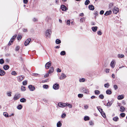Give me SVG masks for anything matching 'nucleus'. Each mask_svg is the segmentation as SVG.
Wrapping results in <instances>:
<instances>
[{
	"instance_id": "nucleus-30",
	"label": "nucleus",
	"mask_w": 127,
	"mask_h": 127,
	"mask_svg": "<svg viewBox=\"0 0 127 127\" xmlns=\"http://www.w3.org/2000/svg\"><path fill=\"white\" fill-rule=\"evenodd\" d=\"M100 113L103 117H104V118H105L106 117V116L105 113L103 111Z\"/></svg>"
},
{
	"instance_id": "nucleus-20",
	"label": "nucleus",
	"mask_w": 127,
	"mask_h": 127,
	"mask_svg": "<svg viewBox=\"0 0 127 127\" xmlns=\"http://www.w3.org/2000/svg\"><path fill=\"white\" fill-rule=\"evenodd\" d=\"M97 28V26L93 27H92V29L93 32H95L96 31Z\"/></svg>"
},
{
	"instance_id": "nucleus-51",
	"label": "nucleus",
	"mask_w": 127,
	"mask_h": 127,
	"mask_svg": "<svg viewBox=\"0 0 127 127\" xmlns=\"http://www.w3.org/2000/svg\"><path fill=\"white\" fill-rule=\"evenodd\" d=\"M27 80H25L22 82L23 84L24 85H25L27 84Z\"/></svg>"
},
{
	"instance_id": "nucleus-46",
	"label": "nucleus",
	"mask_w": 127,
	"mask_h": 127,
	"mask_svg": "<svg viewBox=\"0 0 127 127\" xmlns=\"http://www.w3.org/2000/svg\"><path fill=\"white\" fill-rule=\"evenodd\" d=\"M83 92L87 94H88L89 93V91H88V89H86V90H85V91H84Z\"/></svg>"
},
{
	"instance_id": "nucleus-32",
	"label": "nucleus",
	"mask_w": 127,
	"mask_h": 127,
	"mask_svg": "<svg viewBox=\"0 0 127 127\" xmlns=\"http://www.w3.org/2000/svg\"><path fill=\"white\" fill-rule=\"evenodd\" d=\"M49 86L45 84L43 85V88L45 89H47L49 88Z\"/></svg>"
},
{
	"instance_id": "nucleus-11",
	"label": "nucleus",
	"mask_w": 127,
	"mask_h": 127,
	"mask_svg": "<svg viewBox=\"0 0 127 127\" xmlns=\"http://www.w3.org/2000/svg\"><path fill=\"white\" fill-rule=\"evenodd\" d=\"M28 87L30 89V90L31 91H33L35 89V87L32 85H29Z\"/></svg>"
},
{
	"instance_id": "nucleus-47",
	"label": "nucleus",
	"mask_w": 127,
	"mask_h": 127,
	"mask_svg": "<svg viewBox=\"0 0 127 127\" xmlns=\"http://www.w3.org/2000/svg\"><path fill=\"white\" fill-rule=\"evenodd\" d=\"M22 37L21 35H19V34H18V36H17V40H20L21 38H22Z\"/></svg>"
},
{
	"instance_id": "nucleus-2",
	"label": "nucleus",
	"mask_w": 127,
	"mask_h": 127,
	"mask_svg": "<svg viewBox=\"0 0 127 127\" xmlns=\"http://www.w3.org/2000/svg\"><path fill=\"white\" fill-rule=\"evenodd\" d=\"M66 103H64L61 102H60L58 103V106L60 107L63 108L64 107L67 106Z\"/></svg>"
},
{
	"instance_id": "nucleus-7",
	"label": "nucleus",
	"mask_w": 127,
	"mask_h": 127,
	"mask_svg": "<svg viewBox=\"0 0 127 127\" xmlns=\"http://www.w3.org/2000/svg\"><path fill=\"white\" fill-rule=\"evenodd\" d=\"M17 36V35L16 34H15L11 38L10 41L11 43H13L15 40L16 37Z\"/></svg>"
},
{
	"instance_id": "nucleus-49",
	"label": "nucleus",
	"mask_w": 127,
	"mask_h": 127,
	"mask_svg": "<svg viewBox=\"0 0 127 127\" xmlns=\"http://www.w3.org/2000/svg\"><path fill=\"white\" fill-rule=\"evenodd\" d=\"M109 86L110 85L108 83H107L105 84L104 85V86L105 88H108Z\"/></svg>"
},
{
	"instance_id": "nucleus-45",
	"label": "nucleus",
	"mask_w": 127,
	"mask_h": 127,
	"mask_svg": "<svg viewBox=\"0 0 127 127\" xmlns=\"http://www.w3.org/2000/svg\"><path fill=\"white\" fill-rule=\"evenodd\" d=\"M11 74L12 75L14 76H15L17 74L16 72L15 71H12L11 72Z\"/></svg>"
},
{
	"instance_id": "nucleus-12",
	"label": "nucleus",
	"mask_w": 127,
	"mask_h": 127,
	"mask_svg": "<svg viewBox=\"0 0 127 127\" xmlns=\"http://www.w3.org/2000/svg\"><path fill=\"white\" fill-rule=\"evenodd\" d=\"M5 72L4 70L0 68V76H3L5 74Z\"/></svg>"
},
{
	"instance_id": "nucleus-55",
	"label": "nucleus",
	"mask_w": 127,
	"mask_h": 127,
	"mask_svg": "<svg viewBox=\"0 0 127 127\" xmlns=\"http://www.w3.org/2000/svg\"><path fill=\"white\" fill-rule=\"evenodd\" d=\"M66 104L67 106H68L69 108H71L72 107V105L71 104L68 103H67Z\"/></svg>"
},
{
	"instance_id": "nucleus-1",
	"label": "nucleus",
	"mask_w": 127,
	"mask_h": 127,
	"mask_svg": "<svg viewBox=\"0 0 127 127\" xmlns=\"http://www.w3.org/2000/svg\"><path fill=\"white\" fill-rule=\"evenodd\" d=\"M51 33V31L50 29H48L45 32V35L46 38H50Z\"/></svg>"
},
{
	"instance_id": "nucleus-5",
	"label": "nucleus",
	"mask_w": 127,
	"mask_h": 127,
	"mask_svg": "<svg viewBox=\"0 0 127 127\" xmlns=\"http://www.w3.org/2000/svg\"><path fill=\"white\" fill-rule=\"evenodd\" d=\"M59 88V84L57 83L53 85V88L55 90L58 89Z\"/></svg>"
},
{
	"instance_id": "nucleus-16",
	"label": "nucleus",
	"mask_w": 127,
	"mask_h": 127,
	"mask_svg": "<svg viewBox=\"0 0 127 127\" xmlns=\"http://www.w3.org/2000/svg\"><path fill=\"white\" fill-rule=\"evenodd\" d=\"M88 8L90 10H93L94 9V6L92 5H89L88 6Z\"/></svg>"
},
{
	"instance_id": "nucleus-35",
	"label": "nucleus",
	"mask_w": 127,
	"mask_h": 127,
	"mask_svg": "<svg viewBox=\"0 0 127 127\" xmlns=\"http://www.w3.org/2000/svg\"><path fill=\"white\" fill-rule=\"evenodd\" d=\"M23 69L26 72V71H28L25 65V64H23Z\"/></svg>"
},
{
	"instance_id": "nucleus-36",
	"label": "nucleus",
	"mask_w": 127,
	"mask_h": 127,
	"mask_svg": "<svg viewBox=\"0 0 127 127\" xmlns=\"http://www.w3.org/2000/svg\"><path fill=\"white\" fill-rule=\"evenodd\" d=\"M60 54L62 56H64L66 54V52L64 51H61Z\"/></svg>"
},
{
	"instance_id": "nucleus-50",
	"label": "nucleus",
	"mask_w": 127,
	"mask_h": 127,
	"mask_svg": "<svg viewBox=\"0 0 127 127\" xmlns=\"http://www.w3.org/2000/svg\"><path fill=\"white\" fill-rule=\"evenodd\" d=\"M83 95L82 94H79L78 95V97L79 98H82L83 96Z\"/></svg>"
},
{
	"instance_id": "nucleus-56",
	"label": "nucleus",
	"mask_w": 127,
	"mask_h": 127,
	"mask_svg": "<svg viewBox=\"0 0 127 127\" xmlns=\"http://www.w3.org/2000/svg\"><path fill=\"white\" fill-rule=\"evenodd\" d=\"M7 94L8 96H11V93L10 92H7Z\"/></svg>"
},
{
	"instance_id": "nucleus-4",
	"label": "nucleus",
	"mask_w": 127,
	"mask_h": 127,
	"mask_svg": "<svg viewBox=\"0 0 127 127\" xmlns=\"http://www.w3.org/2000/svg\"><path fill=\"white\" fill-rule=\"evenodd\" d=\"M60 8L63 11H66L68 10V8L64 5L62 4L61 5Z\"/></svg>"
},
{
	"instance_id": "nucleus-15",
	"label": "nucleus",
	"mask_w": 127,
	"mask_h": 127,
	"mask_svg": "<svg viewBox=\"0 0 127 127\" xmlns=\"http://www.w3.org/2000/svg\"><path fill=\"white\" fill-rule=\"evenodd\" d=\"M54 71V68L53 66L51 67L50 69L49 70L48 72L49 74H51Z\"/></svg>"
},
{
	"instance_id": "nucleus-52",
	"label": "nucleus",
	"mask_w": 127,
	"mask_h": 127,
	"mask_svg": "<svg viewBox=\"0 0 127 127\" xmlns=\"http://www.w3.org/2000/svg\"><path fill=\"white\" fill-rule=\"evenodd\" d=\"M32 75L33 76H39V77H40V75L36 73H32Z\"/></svg>"
},
{
	"instance_id": "nucleus-57",
	"label": "nucleus",
	"mask_w": 127,
	"mask_h": 127,
	"mask_svg": "<svg viewBox=\"0 0 127 127\" xmlns=\"http://www.w3.org/2000/svg\"><path fill=\"white\" fill-rule=\"evenodd\" d=\"M70 20H68L66 22V24L67 25H69L70 24Z\"/></svg>"
},
{
	"instance_id": "nucleus-9",
	"label": "nucleus",
	"mask_w": 127,
	"mask_h": 127,
	"mask_svg": "<svg viewBox=\"0 0 127 127\" xmlns=\"http://www.w3.org/2000/svg\"><path fill=\"white\" fill-rule=\"evenodd\" d=\"M31 40V39L30 38H29L27 39L25 41V46H27L29 44Z\"/></svg>"
},
{
	"instance_id": "nucleus-53",
	"label": "nucleus",
	"mask_w": 127,
	"mask_h": 127,
	"mask_svg": "<svg viewBox=\"0 0 127 127\" xmlns=\"http://www.w3.org/2000/svg\"><path fill=\"white\" fill-rule=\"evenodd\" d=\"M85 81V79L84 78H83L80 79L79 80V81L80 82H83Z\"/></svg>"
},
{
	"instance_id": "nucleus-28",
	"label": "nucleus",
	"mask_w": 127,
	"mask_h": 127,
	"mask_svg": "<svg viewBox=\"0 0 127 127\" xmlns=\"http://www.w3.org/2000/svg\"><path fill=\"white\" fill-rule=\"evenodd\" d=\"M20 101L21 102H25L26 101V99H25L24 98H21L20 99Z\"/></svg>"
},
{
	"instance_id": "nucleus-38",
	"label": "nucleus",
	"mask_w": 127,
	"mask_h": 127,
	"mask_svg": "<svg viewBox=\"0 0 127 127\" xmlns=\"http://www.w3.org/2000/svg\"><path fill=\"white\" fill-rule=\"evenodd\" d=\"M86 18L85 17H83L81 18L80 19V21L81 22H83L84 21H85L86 19Z\"/></svg>"
},
{
	"instance_id": "nucleus-27",
	"label": "nucleus",
	"mask_w": 127,
	"mask_h": 127,
	"mask_svg": "<svg viewBox=\"0 0 127 127\" xmlns=\"http://www.w3.org/2000/svg\"><path fill=\"white\" fill-rule=\"evenodd\" d=\"M23 108V106L21 104H19L17 107V108L19 110Z\"/></svg>"
},
{
	"instance_id": "nucleus-25",
	"label": "nucleus",
	"mask_w": 127,
	"mask_h": 127,
	"mask_svg": "<svg viewBox=\"0 0 127 127\" xmlns=\"http://www.w3.org/2000/svg\"><path fill=\"white\" fill-rule=\"evenodd\" d=\"M62 125V124L61 121H59L57 123V127H61Z\"/></svg>"
},
{
	"instance_id": "nucleus-54",
	"label": "nucleus",
	"mask_w": 127,
	"mask_h": 127,
	"mask_svg": "<svg viewBox=\"0 0 127 127\" xmlns=\"http://www.w3.org/2000/svg\"><path fill=\"white\" fill-rule=\"evenodd\" d=\"M20 49V47L19 46H17L15 48V50L16 51H19V49Z\"/></svg>"
},
{
	"instance_id": "nucleus-58",
	"label": "nucleus",
	"mask_w": 127,
	"mask_h": 127,
	"mask_svg": "<svg viewBox=\"0 0 127 127\" xmlns=\"http://www.w3.org/2000/svg\"><path fill=\"white\" fill-rule=\"evenodd\" d=\"M97 34L98 35H101L102 34V33L100 31H99L97 32Z\"/></svg>"
},
{
	"instance_id": "nucleus-23",
	"label": "nucleus",
	"mask_w": 127,
	"mask_h": 127,
	"mask_svg": "<svg viewBox=\"0 0 127 127\" xmlns=\"http://www.w3.org/2000/svg\"><path fill=\"white\" fill-rule=\"evenodd\" d=\"M106 93L107 95H110L111 94L112 92L110 90H107L106 91Z\"/></svg>"
},
{
	"instance_id": "nucleus-39",
	"label": "nucleus",
	"mask_w": 127,
	"mask_h": 127,
	"mask_svg": "<svg viewBox=\"0 0 127 127\" xmlns=\"http://www.w3.org/2000/svg\"><path fill=\"white\" fill-rule=\"evenodd\" d=\"M125 115L126 114L125 113H122L120 114V116L122 118H124L125 116Z\"/></svg>"
},
{
	"instance_id": "nucleus-34",
	"label": "nucleus",
	"mask_w": 127,
	"mask_h": 127,
	"mask_svg": "<svg viewBox=\"0 0 127 127\" xmlns=\"http://www.w3.org/2000/svg\"><path fill=\"white\" fill-rule=\"evenodd\" d=\"M113 3H110L109 5V9H111L113 8Z\"/></svg>"
},
{
	"instance_id": "nucleus-31",
	"label": "nucleus",
	"mask_w": 127,
	"mask_h": 127,
	"mask_svg": "<svg viewBox=\"0 0 127 127\" xmlns=\"http://www.w3.org/2000/svg\"><path fill=\"white\" fill-rule=\"evenodd\" d=\"M112 103L113 102H111V101H108L107 104V106L110 107L111 106Z\"/></svg>"
},
{
	"instance_id": "nucleus-13",
	"label": "nucleus",
	"mask_w": 127,
	"mask_h": 127,
	"mask_svg": "<svg viewBox=\"0 0 127 127\" xmlns=\"http://www.w3.org/2000/svg\"><path fill=\"white\" fill-rule=\"evenodd\" d=\"M61 76H60L59 77V79L61 80L64 79L66 77V75L63 73H62Z\"/></svg>"
},
{
	"instance_id": "nucleus-22",
	"label": "nucleus",
	"mask_w": 127,
	"mask_h": 127,
	"mask_svg": "<svg viewBox=\"0 0 127 127\" xmlns=\"http://www.w3.org/2000/svg\"><path fill=\"white\" fill-rule=\"evenodd\" d=\"M9 66L7 65H5L3 66V68L5 70L8 69L9 68Z\"/></svg>"
},
{
	"instance_id": "nucleus-24",
	"label": "nucleus",
	"mask_w": 127,
	"mask_h": 127,
	"mask_svg": "<svg viewBox=\"0 0 127 127\" xmlns=\"http://www.w3.org/2000/svg\"><path fill=\"white\" fill-rule=\"evenodd\" d=\"M55 42L57 44H59L61 43V41L60 39H57L56 40Z\"/></svg>"
},
{
	"instance_id": "nucleus-26",
	"label": "nucleus",
	"mask_w": 127,
	"mask_h": 127,
	"mask_svg": "<svg viewBox=\"0 0 127 127\" xmlns=\"http://www.w3.org/2000/svg\"><path fill=\"white\" fill-rule=\"evenodd\" d=\"M95 94L96 95H98L100 93V92L98 90H95L94 91Z\"/></svg>"
},
{
	"instance_id": "nucleus-60",
	"label": "nucleus",
	"mask_w": 127,
	"mask_h": 127,
	"mask_svg": "<svg viewBox=\"0 0 127 127\" xmlns=\"http://www.w3.org/2000/svg\"><path fill=\"white\" fill-rule=\"evenodd\" d=\"M104 12V11L103 10H101L100 11V14L102 15H103Z\"/></svg>"
},
{
	"instance_id": "nucleus-40",
	"label": "nucleus",
	"mask_w": 127,
	"mask_h": 127,
	"mask_svg": "<svg viewBox=\"0 0 127 127\" xmlns=\"http://www.w3.org/2000/svg\"><path fill=\"white\" fill-rule=\"evenodd\" d=\"M3 115L6 117H9L8 114L6 112H4L3 113Z\"/></svg>"
},
{
	"instance_id": "nucleus-43",
	"label": "nucleus",
	"mask_w": 127,
	"mask_h": 127,
	"mask_svg": "<svg viewBox=\"0 0 127 127\" xmlns=\"http://www.w3.org/2000/svg\"><path fill=\"white\" fill-rule=\"evenodd\" d=\"M99 98L103 99L104 98V96L103 94H100L99 96Z\"/></svg>"
},
{
	"instance_id": "nucleus-41",
	"label": "nucleus",
	"mask_w": 127,
	"mask_h": 127,
	"mask_svg": "<svg viewBox=\"0 0 127 127\" xmlns=\"http://www.w3.org/2000/svg\"><path fill=\"white\" fill-rule=\"evenodd\" d=\"M118 57L119 58H123L124 57V55L122 54H118Z\"/></svg>"
},
{
	"instance_id": "nucleus-62",
	"label": "nucleus",
	"mask_w": 127,
	"mask_h": 127,
	"mask_svg": "<svg viewBox=\"0 0 127 127\" xmlns=\"http://www.w3.org/2000/svg\"><path fill=\"white\" fill-rule=\"evenodd\" d=\"M61 69L59 68H58L57 69V71L58 72H61Z\"/></svg>"
},
{
	"instance_id": "nucleus-8",
	"label": "nucleus",
	"mask_w": 127,
	"mask_h": 127,
	"mask_svg": "<svg viewBox=\"0 0 127 127\" xmlns=\"http://www.w3.org/2000/svg\"><path fill=\"white\" fill-rule=\"evenodd\" d=\"M24 76L23 75H20L17 77V79L19 81L21 82L24 79Z\"/></svg>"
},
{
	"instance_id": "nucleus-17",
	"label": "nucleus",
	"mask_w": 127,
	"mask_h": 127,
	"mask_svg": "<svg viewBox=\"0 0 127 127\" xmlns=\"http://www.w3.org/2000/svg\"><path fill=\"white\" fill-rule=\"evenodd\" d=\"M115 61H112L111 63V66L113 68H114L115 67Z\"/></svg>"
},
{
	"instance_id": "nucleus-33",
	"label": "nucleus",
	"mask_w": 127,
	"mask_h": 127,
	"mask_svg": "<svg viewBox=\"0 0 127 127\" xmlns=\"http://www.w3.org/2000/svg\"><path fill=\"white\" fill-rule=\"evenodd\" d=\"M97 108L100 113L103 111V109L100 107V106H97Z\"/></svg>"
},
{
	"instance_id": "nucleus-63",
	"label": "nucleus",
	"mask_w": 127,
	"mask_h": 127,
	"mask_svg": "<svg viewBox=\"0 0 127 127\" xmlns=\"http://www.w3.org/2000/svg\"><path fill=\"white\" fill-rule=\"evenodd\" d=\"M28 1V0H23V2L25 4H27Z\"/></svg>"
},
{
	"instance_id": "nucleus-14",
	"label": "nucleus",
	"mask_w": 127,
	"mask_h": 127,
	"mask_svg": "<svg viewBox=\"0 0 127 127\" xmlns=\"http://www.w3.org/2000/svg\"><path fill=\"white\" fill-rule=\"evenodd\" d=\"M112 12V11L111 10L107 11L104 14V15L106 16H108L111 14Z\"/></svg>"
},
{
	"instance_id": "nucleus-64",
	"label": "nucleus",
	"mask_w": 127,
	"mask_h": 127,
	"mask_svg": "<svg viewBox=\"0 0 127 127\" xmlns=\"http://www.w3.org/2000/svg\"><path fill=\"white\" fill-rule=\"evenodd\" d=\"M48 79H45V80H43L42 81V83H44L45 82H47L48 81Z\"/></svg>"
},
{
	"instance_id": "nucleus-44",
	"label": "nucleus",
	"mask_w": 127,
	"mask_h": 127,
	"mask_svg": "<svg viewBox=\"0 0 127 127\" xmlns=\"http://www.w3.org/2000/svg\"><path fill=\"white\" fill-rule=\"evenodd\" d=\"M4 63V61L2 59H0V64H3Z\"/></svg>"
},
{
	"instance_id": "nucleus-59",
	"label": "nucleus",
	"mask_w": 127,
	"mask_h": 127,
	"mask_svg": "<svg viewBox=\"0 0 127 127\" xmlns=\"http://www.w3.org/2000/svg\"><path fill=\"white\" fill-rule=\"evenodd\" d=\"M50 74L48 72L45 74L44 76V77L45 78H46L48 77L49 76V74Z\"/></svg>"
},
{
	"instance_id": "nucleus-21",
	"label": "nucleus",
	"mask_w": 127,
	"mask_h": 127,
	"mask_svg": "<svg viewBox=\"0 0 127 127\" xmlns=\"http://www.w3.org/2000/svg\"><path fill=\"white\" fill-rule=\"evenodd\" d=\"M113 120L115 122H117L119 121V118L117 116H116L113 118Z\"/></svg>"
},
{
	"instance_id": "nucleus-61",
	"label": "nucleus",
	"mask_w": 127,
	"mask_h": 127,
	"mask_svg": "<svg viewBox=\"0 0 127 127\" xmlns=\"http://www.w3.org/2000/svg\"><path fill=\"white\" fill-rule=\"evenodd\" d=\"M113 87L114 89L115 90L117 89L118 88V87L116 85H114Z\"/></svg>"
},
{
	"instance_id": "nucleus-18",
	"label": "nucleus",
	"mask_w": 127,
	"mask_h": 127,
	"mask_svg": "<svg viewBox=\"0 0 127 127\" xmlns=\"http://www.w3.org/2000/svg\"><path fill=\"white\" fill-rule=\"evenodd\" d=\"M124 98V96L123 95H119L118 96L117 99L119 100L122 99Z\"/></svg>"
},
{
	"instance_id": "nucleus-10",
	"label": "nucleus",
	"mask_w": 127,
	"mask_h": 127,
	"mask_svg": "<svg viewBox=\"0 0 127 127\" xmlns=\"http://www.w3.org/2000/svg\"><path fill=\"white\" fill-rule=\"evenodd\" d=\"M113 11L114 13L116 14L119 11V9L118 8H117L116 7H114L113 9Z\"/></svg>"
},
{
	"instance_id": "nucleus-42",
	"label": "nucleus",
	"mask_w": 127,
	"mask_h": 127,
	"mask_svg": "<svg viewBox=\"0 0 127 127\" xmlns=\"http://www.w3.org/2000/svg\"><path fill=\"white\" fill-rule=\"evenodd\" d=\"M21 90L22 91H24L26 90L25 87L24 86H22L21 88Z\"/></svg>"
},
{
	"instance_id": "nucleus-48",
	"label": "nucleus",
	"mask_w": 127,
	"mask_h": 127,
	"mask_svg": "<svg viewBox=\"0 0 127 127\" xmlns=\"http://www.w3.org/2000/svg\"><path fill=\"white\" fill-rule=\"evenodd\" d=\"M66 116V114L65 113H64L62 115L61 117L62 118L64 119L65 118Z\"/></svg>"
},
{
	"instance_id": "nucleus-19",
	"label": "nucleus",
	"mask_w": 127,
	"mask_h": 127,
	"mask_svg": "<svg viewBox=\"0 0 127 127\" xmlns=\"http://www.w3.org/2000/svg\"><path fill=\"white\" fill-rule=\"evenodd\" d=\"M120 111L121 112H123L126 110L125 108L123 106H121L120 107Z\"/></svg>"
},
{
	"instance_id": "nucleus-3",
	"label": "nucleus",
	"mask_w": 127,
	"mask_h": 127,
	"mask_svg": "<svg viewBox=\"0 0 127 127\" xmlns=\"http://www.w3.org/2000/svg\"><path fill=\"white\" fill-rule=\"evenodd\" d=\"M51 61L48 62L46 63L45 65V67L46 69H48L49 68L51 65Z\"/></svg>"
},
{
	"instance_id": "nucleus-37",
	"label": "nucleus",
	"mask_w": 127,
	"mask_h": 127,
	"mask_svg": "<svg viewBox=\"0 0 127 127\" xmlns=\"http://www.w3.org/2000/svg\"><path fill=\"white\" fill-rule=\"evenodd\" d=\"M90 1L89 0H86L85 2V4L86 5H88L90 3Z\"/></svg>"
},
{
	"instance_id": "nucleus-29",
	"label": "nucleus",
	"mask_w": 127,
	"mask_h": 127,
	"mask_svg": "<svg viewBox=\"0 0 127 127\" xmlns=\"http://www.w3.org/2000/svg\"><path fill=\"white\" fill-rule=\"evenodd\" d=\"M90 120V118L88 116H85L84 118V120L85 121H87Z\"/></svg>"
},
{
	"instance_id": "nucleus-6",
	"label": "nucleus",
	"mask_w": 127,
	"mask_h": 127,
	"mask_svg": "<svg viewBox=\"0 0 127 127\" xmlns=\"http://www.w3.org/2000/svg\"><path fill=\"white\" fill-rule=\"evenodd\" d=\"M20 94H16L13 97V99L14 100H16L18 99L20 97Z\"/></svg>"
}]
</instances>
